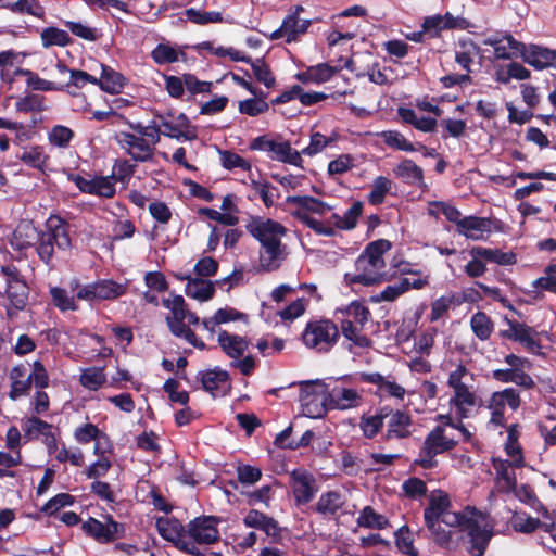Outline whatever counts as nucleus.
I'll return each mask as SVG.
<instances>
[{"label":"nucleus","instance_id":"obj_1","mask_svg":"<svg viewBox=\"0 0 556 556\" xmlns=\"http://www.w3.org/2000/svg\"><path fill=\"white\" fill-rule=\"evenodd\" d=\"M10 244L20 252L35 248L39 260L53 268L55 251H66L72 245L70 224L58 214H51L43 228L36 227L33 220H21L12 233Z\"/></svg>","mask_w":556,"mask_h":556},{"label":"nucleus","instance_id":"obj_2","mask_svg":"<svg viewBox=\"0 0 556 556\" xmlns=\"http://www.w3.org/2000/svg\"><path fill=\"white\" fill-rule=\"evenodd\" d=\"M520 392L513 387L493 392L486 405L491 414L489 422L494 427L507 429V440L504 450L507 456L513 458L514 467L518 469L525 467L522 447L518 441L520 437V425L516 422L507 426L505 409L506 406H508L513 412H515L520 407Z\"/></svg>","mask_w":556,"mask_h":556},{"label":"nucleus","instance_id":"obj_3","mask_svg":"<svg viewBox=\"0 0 556 556\" xmlns=\"http://www.w3.org/2000/svg\"><path fill=\"white\" fill-rule=\"evenodd\" d=\"M452 502L450 495L442 490L434 491L430 497L428 506L424 509V521L427 529H434L437 521H440L448 529L464 530L466 525L473 516H481L476 507L467 506L462 511H452Z\"/></svg>","mask_w":556,"mask_h":556},{"label":"nucleus","instance_id":"obj_4","mask_svg":"<svg viewBox=\"0 0 556 556\" xmlns=\"http://www.w3.org/2000/svg\"><path fill=\"white\" fill-rule=\"evenodd\" d=\"M392 243L387 239H378L368 243L358 256L356 266L363 269V273L345 278L351 285L359 283L363 286H374L386 280V275L380 270L384 268L386 263L382 255L391 250Z\"/></svg>","mask_w":556,"mask_h":556},{"label":"nucleus","instance_id":"obj_5","mask_svg":"<svg viewBox=\"0 0 556 556\" xmlns=\"http://www.w3.org/2000/svg\"><path fill=\"white\" fill-rule=\"evenodd\" d=\"M457 444L458 441L445 435L443 426L437 425L427 433L419 450V457L415 459L414 464L424 469H433L438 466L435 457L452 451Z\"/></svg>","mask_w":556,"mask_h":556},{"label":"nucleus","instance_id":"obj_6","mask_svg":"<svg viewBox=\"0 0 556 556\" xmlns=\"http://www.w3.org/2000/svg\"><path fill=\"white\" fill-rule=\"evenodd\" d=\"M337 324L330 319L312 320L306 324L302 333L303 343L318 352L330 351L339 340Z\"/></svg>","mask_w":556,"mask_h":556},{"label":"nucleus","instance_id":"obj_7","mask_svg":"<svg viewBox=\"0 0 556 556\" xmlns=\"http://www.w3.org/2000/svg\"><path fill=\"white\" fill-rule=\"evenodd\" d=\"M300 403L306 416L324 417L330 410L326 382L321 380L300 382Z\"/></svg>","mask_w":556,"mask_h":556},{"label":"nucleus","instance_id":"obj_8","mask_svg":"<svg viewBox=\"0 0 556 556\" xmlns=\"http://www.w3.org/2000/svg\"><path fill=\"white\" fill-rule=\"evenodd\" d=\"M358 381L350 375H345L331 382L326 383L328 394V407L330 410H346L357 407L362 402V395L353 388H348L344 383H353Z\"/></svg>","mask_w":556,"mask_h":556},{"label":"nucleus","instance_id":"obj_9","mask_svg":"<svg viewBox=\"0 0 556 556\" xmlns=\"http://www.w3.org/2000/svg\"><path fill=\"white\" fill-rule=\"evenodd\" d=\"M105 522L89 517L81 523L83 532L100 544H110L126 535L124 523L116 521L111 515L104 517Z\"/></svg>","mask_w":556,"mask_h":556},{"label":"nucleus","instance_id":"obj_10","mask_svg":"<svg viewBox=\"0 0 556 556\" xmlns=\"http://www.w3.org/2000/svg\"><path fill=\"white\" fill-rule=\"evenodd\" d=\"M222 522L220 517L213 515H201L186 525V539L195 541V543L212 545L220 540L218 526Z\"/></svg>","mask_w":556,"mask_h":556},{"label":"nucleus","instance_id":"obj_11","mask_svg":"<svg viewBox=\"0 0 556 556\" xmlns=\"http://www.w3.org/2000/svg\"><path fill=\"white\" fill-rule=\"evenodd\" d=\"M384 414L386 431L381 435L384 442L410 438L414 422L409 412L384 405Z\"/></svg>","mask_w":556,"mask_h":556},{"label":"nucleus","instance_id":"obj_12","mask_svg":"<svg viewBox=\"0 0 556 556\" xmlns=\"http://www.w3.org/2000/svg\"><path fill=\"white\" fill-rule=\"evenodd\" d=\"M289 484L296 505H306L318 492L315 476L304 468H295L290 472Z\"/></svg>","mask_w":556,"mask_h":556},{"label":"nucleus","instance_id":"obj_13","mask_svg":"<svg viewBox=\"0 0 556 556\" xmlns=\"http://www.w3.org/2000/svg\"><path fill=\"white\" fill-rule=\"evenodd\" d=\"M115 139L134 162L146 163L153 160L155 148L150 146L146 138L137 137L132 132L119 131Z\"/></svg>","mask_w":556,"mask_h":556},{"label":"nucleus","instance_id":"obj_14","mask_svg":"<svg viewBox=\"0 0 556 556\" xmlns=\"http://www.w3.org/2000/svg\"><path fill=\"white\" fill-rule=\"evenodd\" d=\"M245 229L260 243L281 240L287 235V228L281 223L263 216H251Z\"/></svg>","mask_w":556,"mask_h":556},{"label":"nucleus","instance_id":"obj_15","mask_svg":"<svg viewBox=\"0 0 556 556\" xmlns=\"http://www.w3.org/2000/svg\"><path fill=\"white\" fill-rule=\"evenodd\" d=\"M67 179L74 182L83 193L105 199H112L116 194V187L110 182L106 176L94 175L87 179L79 174L68 173Z\"/></svg>","mask_w":556,"mask_h":556},{"label":"nucleus","instance_id":"obj_16","mask_svg":"<svg viewBox=\"0 0 556 556\" xmlns=\"http://www.w3.org/2000/svg\"><path fill=\"white\" fill-rule=\"evenodd\" d=\"M247 528H253L265 532L271 543H279L282 539V528L273 517L257 509H250L243 518Z\"/></svg>","mask_w":556,"mask_h":556},{"label":"nucleus","instance_id":"obj_17","mask_svg":"<svg viewBox=\"0 0 556 556\" xmlns=\"http://www.w3.org/2000/svg\"><path fill=\"white\" fill-rule=\"evenodd\" d=\"M261 244L258 271L271 273L280 268L287 258L286 245L281 240L265 241Z\"/></svg>","mask_w":556,"mask_h":556},{"label":"nucleus","instance_id":"obj_18","mask_svg":"<svg viewBox=\"0 0 556 556\" xmlns=\"http://www.w3.org/2000/svg\"><path fill=\"white\" fill-rule=\"evenodd\" d=\"M477 517L478 516H473L463 531H467L468 553L471 556H483L493 533L485 527H481Z\"/></svg>","mask_w":556,"mask_h":556},{"label":"nucleus","instance_id":"obj_19","mask_svg":"<svg viewBox=\"0 0 556 556\" xmlns=\"http://www.w3.org/2000/svg\"><path fill=\"white\" fill-rule=\"evenodd\" d=\"M358 382L371 383L377 387L375 394L379 397H395L403 400L405 396V389L395 380H389L380 372H359L356 376Z\"/></svg>","mask_w":556,"mask_h":556},{"label":"nucleus","instance_id":"obj_20","mask_svg":"<svg viewBox=\"0 0 556 556\" xmlns=\"http://www.w3.org/2000/svg\"><path fill=\"white\" fill-rule=\"evenodd\" d=\"M395 178L403 184L417 188H426L425 174L422 167L417 165L410 159H403L392 169Z\"/></svg>","mask_w":556,"mask_h":556},{"label":"nucleus","instance_id":"obj_21","mask_svg":"<svg viewBox=\"0 0 556 556\" xmlns=\"http://www.w3.org/2000/svg\"><path fill=\"white\" fill-rule=\"evenodd\" d=\"M521 59L536 71L548 67L556 68V50L539 45H529Z\"/></svg>","mask_w":556,"mask_h":556},{"label":"nucleus","instance_id":"obj_22","mask_svg":"<svg viewBox=\"0 0 556 556\" xmlns=\"http://www.w3.org/2000/svg\"><path fill=\"white\" fill-rule=\"evenodd\" d=\"M345 504L344 496L341 492L331 490L324 492L317 503L312 506V510L325 518L331 519L339 515V511Z\"/></svg>","mask_w":556,"mask_h":556},{"label":"nucleus","instance_id":"obj_23","mask_svg":"<svg viewBox=\"0 0 556 556\" xmlns=\"http://www.w3.org/2000/svg\"><path fill=\"white\" fill-rule=\"evenodd\" d=\"M491 218L470 215L463 217L457 232L467 239L477 241L483 239V232H491Z\"/></svg>","mask_w":556,"mask_h":556},{"label":"nucleus","instance_id":"obj_24","mask_svg":"<svg viewBox=\"0 0 556 556\" xmlns=\"http://www.w3.org/2000/svg\"><path fill=\"white\" fill-rule=\"evenodd\" d=\"M156 528L159 534L165 541L173 543L176 548L186 540V526L177 518L160 517L156 519Z\"/></svg>","mask_w":556,"mask_h":556},{"label":"nucleus","instance_id":"obj_25","mask_svg":"<svg viewBox=\"0 0 556 556\" xmlns=\"http://www.w3.org/2000/svg\"><path fill=\"white\" fill-rule=\"evenodd\" d=\"M5 295L11 305V307L7 308V313L10 317L16 312L23 311L27 306L29 296V287L25 279L7 286Z\"/></svg>","mask_w":556,"mask_h":556},{"label":"nucleus","instance_id":"obj_26","mask_svg":"<svg viewBox=\"0 0 556 556\" xmlns=\"http://www.w3.org/2000/svg\"><path fill=\"white\" fill-rule=\"evenodd\" d=\"M162 305L170 311V314L165 317L166 325L172 332L176 327L185 326V319L188 314L187 304L182 295H174L173 300L163 299Z\"/></svg>","mask_w":556,"mask_h":556},{"label":"nucleus","instance_id":"obj_27","mask_svg":"<svg viewBox=\"0 0 556 556\" xmlns=\"http://www.w3.org/2000/svg\"><path fill=\"white\" fill-rule=\"evenodd\" d=\"M303 11L302 5H296L294 10L283 18L280 27L271 34L270 38L273 40L286 38V42L288 43L295 41L299 37L300 13Z\"/></svg>","mask_w":556,"mask_h":556},{"label":"nucleus","instance_id":"obj_28","mask_svg":"<svg viewBox=\"0 0 556 556\" xmlns=\"http://www.w3.org/2000/svg\"><path fill=\"white\" fill-rule=\"evenodd\" d=\"M217 341L224 353L233 359L242 356L250 344V341L247 338L238 334H230L226 330H222L219 332Z\"/></svg>","mask_w":556,"mask_h":556},{"label":"nucleus","instance_id":"obj_29","mask_svg":"<svg viewBox=\"0 0 556 556\" xmlns=\"http://www.w3.org/2000/svg\"><path fill=\"white\" fill-rule=\"evenodd\" d=\"M384 416V406L378 407L372 415L364 413L358 424L363 437L372 440L379 433H382V429L386 426Z\"/></svg>","mask_w":556,"mask_h":556},{"label":"nucleus","instance_id":"obj_30","mask_svg":"<svg viewBox=\"0 0 556 556\" xmlns=\"http://www.w3.org/2000/svg\"><path fill=\"white\" fill-rule=\"evenodd\" d=\"M101 70V76L98 78L97 86L110 94L119 93L126 84V78L123 74L103 64Z\"/></svg>","mask_w":556,"mask_h":556},{"label":"nucleus","instance_id":"obj_31","mask_svg":"<svg viewBox=\"0 0 556 556\" xmlns=\"http://www.w3.org/2000/svg\"><path fill=\"white\" fill-rule=\"evenodd\" d=\"M286 201L289 204L298 205V210L318 216H324L332 210V206L328 203L311 195H289Z\"/></svg>","mask_w":556,"mask_h":556},{"label":"nucleus","instance_id":"obj_32","mask_svg":"<svg viewBox=\"0 0 556 556\" xmlns=\"http://www.w3.org/2000/svg\"><path fill=\"white\" fill-rule=\"evenodd\" d=\"M155 117L159 119V126L161 134L167 138L185 141H193L198 138V134H191L180 129L175 121H169L167 117H174L173 112L166 114H156Z\"/></svg>","mask_w":556,"mask_h":556},{"label":"nucleus","instance_id":"obj_33","mask_svg":"<svg viewBox=\"0 0 556 556\" xmlns=\"http://www.w3.org/2000/svg\"><path fill=\"white\" fill-rule=\"evenodd\" d=\"M55 67L61 74L70 73V81L63 85L66 86L65 91H67L72 96H76V93L71 92L68 90L71 86L76 87L77 89H81L87 84L97 85L98 83V78L96 76H92L89 73L81 70H70L67 65L61 61L56 63Z\"/></svg>","mask_w":556,"mask_h":556},{"label":"nucleus","instance_id":"obj_34","mask_svg":"<svg viewBox=\"0 0 556 556\" xmlns=\"http://www.w3.org/2000/svg\"><path fill=\"white\" fill-rule=\"evenodd\" d=\"M187 296L205 302L211 300L215 294V286L211 280L203 278L189 279L185 287Z\"/></svg>","mask_w":556,"mask_h":556},{"label":"nucleus","instance_id":"obj_35","mask_svg":"<svg viewBox=\"0 0 556 556\" xmlns=\"http://www.w3.org/2000/svg\"><path fill=\"white\" fill-rule=\"evenodd\" d=\"M292 216L300 223L312 229L317 235L326 237H332L336 235V230L334 227L332 226L331 219H328L324 223L311 216V214L304 212L303 210H295L292 213Z\"/></svg>","mask_w":556,"mask_h":556},{"label":"nucleus","instance_id":"obj_36","mask_svg":"<svg viewBox=\"0 0 556 556\" xmlns=\"http://www.w3.org/2000/svg\"><path fill=\"white\" fill-rule=\"evenodd\" d=\"M454 395L450 400V404L456 408V413L460 419L468 418L467 407L476 405V395L466 386L453 389Z\"/></svg>","mask_w":556,"mask_h":556},{"label":"nucleus","instance_id":"obj_37","mask_svg":"<svg viewBox=\"0 0 556 556\" xmlns=\"http://www.w3.org/2000/svg\"><path fill=\"white\" fill-rule=\"evenodd\" d=\"M472 256H479L488 262L498 265H514L517 262L516 254L513 252H503L498 249H490L484 247H473L470 251Z\"/></svg>","mask_w":556,"mask_h":556},{"label":"nucleus","instance_id":"obj_38","mask_svg":"<svg viewBox=\"0 0 556 556\" xmlns=\"http://www.w3.org/2000/svg\"><path fill=\"white\" fill-rule=\"evenodd\" d=\"M364 204L362 201H355L351 207L340 216L333 213L330 217L331 222H334V228L340 230H352L356 227L358 218L363 214Z\"/></svg>","mask_w":556,"mask_h":556},{"label":"nucleus","instance_id":"obj_39","mask_svg":"<svg viewBox=\"0 0 556 556\" xmlns=\"http://www.w3.org/2000/svg\"><path fill=\"white\" fill-rule=\"evenodd\" d=\"M40 40L45 49L54 46L64 48L73 42L67 31L54 26L43 28L40 33Z\"/></svg>","mask_w":556,"mask_h":556},{"label":"nucleus","instance_id":"obj_40","mask_svg":"<svg viewBox=\"0 0 556 556\" xmlns=\"http://www.w3.org/2000/svg\"><path fill=\"white\" fill-rule=\"evenodd\" d=\"M3 8L14 14H27L40 20H43L46 16L45 7L41 5L38 0H16L14 2L3 4Z\"/></svg>","mask_w":556,"mask_h":556},{"label":"nucleus","instance_id":"obj_41","mask_svg":"<svg viewBox=\"0 0 556 556\" xmlns=\"http://www.w3.org/2000/svg\"><path fill=\"white\" fill-rule=\"evenodd\" d=\"M137 164L127 159H117L114 162L111 175H108L110 182L115 186L116 182L128 185L136 173Z\"/></svg>","mask_w":556,"mask_h":556},{"label":"nucleus","instance_id":"obj_42","mask_svg":"<svg viewBox=\"0 0 556 556\" xmlns=\"http://www.w3.org/2000/svg\"><path fill=\"white\" fill-rule=\"evenodd\" d=\"M340 329L343 337L351 341L354 345L358 348L370 346L371 340L367 336L361 333L364 327L355 324L352 321V319H342Z\"/></svg>","mask_w":556,"mask_h":556},{"label":"nucleus","instance_id":"obj_43","mask_svg":"<svg viewBox=\"0 0 556 556\" xmlns=\"http://www.w3.org/2000/svg\"><path fill=\"white\" fill-rule=\"evenodd\" d=\"M94 283L96 300H115L126 293V287L114 280L102 279Z\"/></svg>","mask_w":556,"mask_h":556},{"label":"nucleus","instance_id":"obj_44","mask_svg":"<svg viewBox=\"0 0 556 556\" xmlns=\"http://www.w3.org/2000/svg\"><path fill=\"white\" fill-rule=\"evenodd\" d=\"M198 377L202 388L210 393L218 390L220 383H227L230 379L229 374L219 368L199 371Z\"/></svg>","mask_w":556,"mask_h":556},{"label":"nucleus","instance_id":"obj_45","mask_svg":"<svg viewBox=\"0 0 556 556\" xmlns=\"http://www.w3.org/2000/svg\"><path fill=\"white\" fill-rule=\"evenodd\" d=\"M273 160L294 166H302L301 153L293 149L289 141L276 142L271 151Z\"/></svg>","mask_w":556,"mask_h":556},{"label":"nucleus","instance_id":"obj_46","mask_svg":"<svg viewBox=\"0 0 556 556\" xmlns=\"http://www.w3.org/2000/svg\"><path fill=\"white\" fill-rule=\"evenodd\" d=\"M506 364L510 366V368L505 369H494L492 371V377L498 382L502 383H513L515 381L514 374L516 371V366H521L522 364H528L529 359L522 356H518L516 354H507L504 357Z\"/></svg>","mask_w":556,"mask_h":556},{"label":"nucleus","instance_id":"obj_47","mask_svg":"<svg viewBox=\"0 0 556 556\" xmlns=\"http://www.w3.org/2000/svg\"><path fill=\"white\" fill-rule=\"evenodd\" d=\"M470 327L479 340L486 341L494 330V323L484 312H477L471 316Z\"/></svg>","mask_w":556,"mask_h":556},{"label":"nucleus","instance_id":"obj_48","mask_svg":"<svg viewBox=\"0 0 556 556\" xmlns=\"http://www.w3.org/2000/svg\"><path fill=\"white\" fill-rule=\"evenodd\" d=\"M18 159L27 166L45 172L49 155L45 153L42 146H33L25 150Z\"/></svg>","mask_w":556,"mask_h":556},{"label":"nucleus","instance_id":"obj_49","mask_svg":"<svg viewBox=\"0 0 556 556\" xmlns=\"http://www.w3.org/2000/svg\"><path fill=\"white\" fill-rule=\"evenodd\" d=\"M357 526L380 530L389 526V520L384 515L378 514L371 506H365L357 518Z\"/></svg>","mask_w":556,"mask_h":556},{"label":"nucleus","instance_id":"obj_50","mask_svg":"<svg viewBox=\"0 0 556 556\" xmlns=\"http://www.w3.org/2000/svg\"><path fill=\"white\" fill-rule=\"evenodd\" d=\"M510 525L515 532L530 534L539 529L541 520L521 511L513 514Z\"/></svg>","mask_w":556,"mask_h":556},{"label":"nucleus","instance_id":"obj_51","mask_svg":"<svg viewBox=\"0 0 556 556\" xmlns=\"http://www.w3.org/2000/svg\"><path fill=\"white\" fill-rule=\"evenodd\" d=\"M339 312L343 314V319H352L361 327H364L370 317L369 308L361 301H353Z\"/></svg>","mask_w":556,"mask_h":556},{"label":"nucleus","instance_id":"obj_52","mask_svg":"<svg viewBox=\"0 0 556 556\" xmlns=\"http://www.w3.org/2000/svg\"><path fill=\"white\" fill-rule=\"evenodd\" d=\"M379 137L383 141L386 146L392 148L394 150L404 151V152H414L416 151L415 144L408 141L400 131L397 130H383L379 134Z\"/></svg>","mask_w":556,"mask_h":556},{"label":"nucleus","instance_id":"obj_53","mask_svg":"<svg viewBox=\"0 0 556 556\" xmlns=\"http://www.w3.org/2000/svg\"><path fill=\"white\" fill-rule=\"evenodd\" d=\"M250 65L257 83L263 84L268 89L276 86V77L264 58L253 60Z\"/></svg>","mask_w":556,"mask_h":556},{"label":"nucleus","instance_id":"obj_54","mask_svg":"<svg viewBox=\"0 0 556 556\" xmlns=\"http://www.w3.org/2000/svg\"><path fill=\"white\" fill-rule=\"evenodd\" d=\"M46 98L38 93H28L22 98H18L15 102V110L20 113H40L46 111L45 105Z\"/></svg>","mask_w":556,"mask_h":556},{"label":"nucleus","instance_id":"obj_55","mask_svg":"<svg viewBox=\"0 0 556 556\" xmlns=\"http://www.w3.org/2000/svg\"><path fill=\"white\" fill-rule=\"evenodd\" d=\"M460 305L458 301V294L451 293L448 295H442L431 304L430 320L437 321L442 318L451 307Z\"/></svg>","mask_w":556,"mask_h":556},{"label":"nucleus","instance_id":"obj_56","mask_svg":"<svg viewBox=\"0 0 556 556\" xmlns=\"http://www.w3.org/2000/svg\"><path fill=\"white\" fill-rule=\"evenodd\" d=\"M397 549L408 556H418V549L414 546V538L408 528L404 525L394 532Z\"/></svg>","mask_w":556,"mask_h":556},{"label":"nucleus","instance_id":"obj_57","mask_svg":"<svg viewBox=\"0 0 556 556\" xmlns=\"http://www.w3.org/2000/svg\"><path fill=\"white\" fill-rule=\"evenodd\" d=\"M392 188V181L384 177L378 176L374 179L371 190L367 197L368 202L371 205H380L384 202L387 193L390 192Z\"/></svg>","mask_w":556,"mask_h":556},{"label":"nucleus","instance_id":"obj_58","mask_svg":"<svg viewBox=\"0 0 556 556\" xmlns=\"http://www.w3.org/2000/svg\"><path fill=\"white\" fill-rule=\"evenodd\" d=\"M106 381V376L102 367H88L80 375V383L83 387L97 391Z\"/></svg>","mask_w":556,"mask_h":556},{"label":"nucleus","instance_id":"obj_59","mask_svg":"<svg viewBox=\"0 0 556 556\" xmlns=\"http://www.w3.org/2000/svg\"><path fill=\"white\" fill-rule=\"evenodd\" d=\"M491 462L497 478L504 480L510 490H515L517 482L516 476L514 471L509 470V467H514L513 462L500 457H492Z\"/></svg>","mask_w":556,"mask_h":556},{"label":"nucleus","instance_id":"obj_60","mask_svg":"<svg viewBox=\"0 0 556 556\" xmlns=\"http://www.w3.org/2000/svg\"><path fill=\"white\" fill-rule=\"evenodd\" d=\"M410 289L408 278H402L396 285L387 286L379 294L375 296L376 302H392Z\"/></svg>","mask_w":556,"mask_h":556},{"label":"nucleus","instance_id":"obj_61","mask_svg":"<svg viewBox=\"0 0 556 556\" xmlns=\"http://www.w3.org/2000/svg\"><path fill=\"white\" fill-rule=\"evenodd\" d=\"M178 51L168 43H159L151 51V58L157 65L172 64L178 61Z\"/></svg>","mask_w":556,"mask_h":556},{"label":"nucleus","instance_id":"obj_62","mask_svg":"<svg viewBox=\"0 0 556 556\" xmlns=\"http://www.w3.org/2000/svg\"><path fill=\"white\" fill-rule=\"evenodd\" d=\"M52 303L62 312L77 311L78 306L75 302L74 296H70L67 291L60 287H53L50 289Z\"/></svg>","mask_w":556,"mask_h":556},{"label":"nucleus","instance_id":"obj_63","mask_svg":"<svg viewBox=\"0 0 556 556\" xmlns=\"http://www.w3.org/2000/svg\"><path fill=\"white\" fill-rule=\"evenodd\" d=\"M75 134L66 126L55 125L48 134L49 142L58 148H67L73 140Z\"/></svg>","mask_w":556,"mask_h":556},{"label":"nucleus","instance_id":"obj_64","mask_svg":"<svg viewBox=\"0 0 556 556\" xmlns=\"http://www.w3.org/2000/svg\"><path fill=\"white\" fill-rule=\"evenodd\" d=\"M545 276L539 277L532 282V287L556 293V264H549L544 268Z\"/></svg>","mask_w":556,"mask_h":556}]
</instances>
